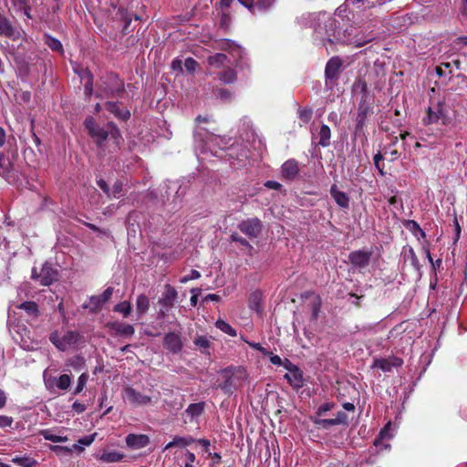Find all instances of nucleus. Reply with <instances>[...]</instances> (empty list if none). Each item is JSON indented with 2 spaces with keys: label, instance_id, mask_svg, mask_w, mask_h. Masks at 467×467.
<instances>
[{
  "label": "nucleus",
  "instance_id": "nucleus-1",
  "mask_svg": "<svg viewBox=\"0 0 467 467\" xmlns=\"http://www.w3.org/2000/svg\"><path fill=\"white\" fill-rule=\"evenodd\" d=\"M84 126L99 148H101L108 139L112 140L117 145L122 139L119 129L112 121L108 122L106 127H100L93 117L88 116L84 120Z\"/></svg>",
  "mask_w": 467,
  "mask_h": 467
},
{
  "label": "nucleus",
  "instance_id": "nucleus-2",
  "mask_svg": "<svg viewBox=\"0 0 467 467\" xmlns=\"http://www.w3.org/2000/svg\"><path fill=\"white\" fill-rule=\"evenodd\" d=\"M455 118V111L446 102L443 97L438 100L431 99L430 106L426 110V116L422 119V123L426 126L441 123L444 126L452 124Z\"/></svg>",
  "mask_w": 467,
  "mask_h": 467
},
{
  "label": "nucleus",
  "instance_id": "nucleus-3",
  "mask_svg": "<svg viewBox=\"0 0 467 467\" xmlns=\"http://www.w3.org/2000/svg\"><path fill=\"white\" fill-rule=\"evenodd\" d=\"M125 94L124 81L115 73L106 74L98 85L97 98H122Z\"/></svg>",
  "mask_w": 467,
  "mask_h": 467
},
{
  "label": "nucleus",
  "instance_id": "nucleus-4",
  "mask_svg": "<svg viewBox=\"0 0 467 467\" xmlns=\"http://www.w3.org/2000/svg\"><path fill=\"white\" fill-rule=\"evenodd\" d=\"M373 104L374 100L372 98L359 99L356 116L355 134L363 132L368 116L373 114Z\"/></svg>",
  "mask_w": 467,
  "mask_h": 467
},
{
  "label": "nucleus",
  "instance_id": "nucleus-5",
  "mask_svg": "<svg viewBox=\"0 0 467 467\" xmlns=\"http://www.w3.org/2000/svg\"><path fill=\"white\" fill-rule=\"evenodd\" d=\"M79 333L69 330L63 337L57 331L50 334V342L60 351H65L68 347L75 345L79 340Z\"/></svg>",
  "mask_w": 467,
  "mask_h": 467
},
{
  "label": "nucleus",
  "instance_id": "nucleus-6",
  "mask_svg": "<svg viewBox=\"0 0 467 467\" xmlns=\"http://www.w3.org/2000/svg\"><path fill=\"white\" fill-rule=\"evenodd\" d=\"M343 66L342 59L337 57H332L328 59L325 67L326 86L330 88L336 84Z\"/></svg>",
  "mask_w": 467,
  "mask_h": 467
},
{
  "label": "nucleus",
  "instance_id": "nucleus-7",
  "mask_svg": "<svg viewBox=\"0 0 467 467\" xmlns=\"http://www.w3.org/2000/svg\"><path fill=\"white\" fill-rule=\"evenodd\" d=\"M263 223L257 217L247 218L238 223V229L251 239L259 237L263 231Z\"/></svg>",
  "mask_w": 467,
  "mask_h": 467
},
{
  "label": "nucleus",
  "instance_id": "nucleus-8",
  "mask_svg": "<svg viewBox=\"0 0 467 467\" xmlns=\"http://www.w3.org/2000/svg\"><path fill=\"white\" fill-rule=\"evenodd\" d=\"M284 367L288 371L284 376L287 382L296 389H301L304 386L303 371L287 358L285 359Z\"/></svg>",
  "mask_w": 467,
  "mask_h": 467
},
{
  "label": "nucleus",
  "instance_id": "nucleus-9",
  "mask_svg": "<svg viewBox=\"0 0 467 467\" xmlns=\"http://www.w3.org/2000/svg\"><path fill=\"white\" fill-rule=\"evenodd\" d=\"M24 31L14 26L12 22L3 14L0 13V35L13 41H16L22 37Z\"/></svg>",
  "mask_w": 467,
  "mask_h": 467
},
{
  "label": "nucleus",
  "instance_id": "nucleus-10",
  "mask_svg": "<svg viewBox=\"0 0 467 467\" xmlns=\"http://www.w3.org/2000/svg\"><path fill=\"white\" fill-rule=\"evenodd\" d=\"M251 14L257 15L267 12L275 0H237Z\"/></svg>",
  "mask_w": 467,
  "mask_h": 467
},
{
  "label": "nucleus",
  "instance_id": "nucleus-11",
  "mask_svg": "<svg viewBox=\"0 0 467 467\" xmlns=\"http://www.w3.org/2000/svg\"><path fill=\"white\" fill-rule=\"evenodd\" d=\"M113 291V287H107L101 295L92 296L89 298L88 304L85 305L84 307L88 308L92 313L98 312L111 298Z\"/></svg>",
  "mask_w": 467,
  "mask_h": 467
},
{
  "label": "nucleus",
  "instance_id": "nucleus-12",
  "mask_svg": "<svg viewBox=\"0 0 467 467\" xmlns=\"http://www.w3.org/2000/svg\"><path fill=\"white\" fill-rule=\"evenodd\" d=\"M371 256V251L357 250L348 254V261L353 267L363 269L369 265Z\"/></svg>",
  "mask_w": 467,
  "mask_h": 467
},
{
  "label": "nucleus",
  "instance_id": "nucleus-13",
  "mask_svg": "<svg viewBox=\"0 0 467 467\" xmlns=\"http://www.w3.org/2000/svg\"><path fill=\"white\" fill-rule=\"evenodd\" d=\"M124 399L132 406L147 405L151 402V398L137 391L132 387L124 389Z\"/></svg>",
  "mask_w": 467,
  "mask_h": 467
},
{
  "label": "nucleus",
  "instance_id": "nucleus-14",
  "mask_svg": "<svg viewBox=\"0 0 467 467\" xmlns=\"http://www.w3.org/2000/svg\"><path fill=\"white\" fill-rule=\"evenodd\" d=\"M105 109L111 113L115 118L121 121H127L130 118V112L127 108H121L122 102L119 101H107Z\"/></svg>",
  "mask_w": 467,
  "mask_h": 467
},
{
  "label": "nucleus",
  "instance_id": "nucleus-15",
  "mask_svg": "<svg viewBox=\"0 0 467 467\" xmlns=\"http://www.w3.org/2000/svg\"><path fill=\"white\" fill-rule=\"evenodd\" d=\"M164 348L172 354H178L182 349V342L179 334L169 332L163 337Z\"/></svg>",
  "mask_w": 467,
  "mask_h": 467
},
{
  "label": "nucleus",
  "instance_id": "nucleus-16",
  "mask_svg": "<svg viewBox=\"0 0 467 467\" xmlns=\"http://www.w3.org/2000/svg\"><path fill=\"white\" fill-rule=\"evenodd\" d=\"M125 441L130 450H140L150 444V438L146 434L130 433L126 436Z\"/></svg>",
  "mask_w": 467,
  "mask_h": 467
},
{
  "label": "nucleus",
  "instance_id": "nucleus-17",
  "mask_svg": "<svg viewBox=\"0 0 467 467\" xmlns=\"http://www.w3.org/2000/svg\"><path fill=\"white\" fill-rule=\"evenodd\" d=\"M164 289L165 291L162 294V297L159 300V303L165 307L166 310H169L175 305L178 298V292L170 284L165 285Z\"/></svg>",
  "mask_w": 467,
  "mask_h": 467
},
{
  "label": "nucleus",
  "instance_id": "nucleus-18",
  "mask_svg": "<svg viewBox=\"0 0 467 467\" xmlns=\"http://www.w3.org/2000/svg\"><path fill=\"white\" fill-rule=\"evenodd\" d=\"M299 171V163L295 159L287 160L281 166L282 176L288 181H293L296 179Z\"/></svg>",
  "mask_w": 467,
  "mask_h": 467
},
{
  "label": "nucleus",
  "instance_id": "nucleus-19",
  "mask_svg": "<svg viewBox=\"0 0 467 467\" xmlns=\"http://www.w3.org/2000/svg\"><path fill=\"white\" fill-rule=\"evenodd\" d=\"M330 194L335 200L336 203L342 209H348L349 207V197L348 195L337 189V184H333L330 188Z\"/></svg>",
  "mask_w": 467,
  "mask_h": 467
},
{
  "label": "nucleus",
  "instance_id": "nucleus-20",
  "mask_svg": "<svg viewBox=\"0 0 467 467\" xmlns=\"http://www.w3.org/2000/svg\"><path fill=\"white\" fill-rule=\"evenodd\" d=\"M118 15L119 16L120 20L123 22V26L121 29L123 35H128L129 33L133 31V28H130L133 17L135 18V20L140 19L139 16L132 15L124 9H119Z\"/></svg>",
  "mask_w": 467,
  "mask_h": 467
},
{
  "label": "nucleus",
  "instance_id": "nucleus-21",
  "mask_svg": "<svg viewBox=\"0 0 467 467\" xmlns=\"http://www.w3.org/2000/svg\"><path fill=\"white\" fill-rule=\"evenodd\" d=\"M57 271H54L49 266L44 265L38 275L39 284L44 286L50 285L54 281L57 280Z\"/></svg>",
  "mask_w": 467,
  "mask_h": 467
},
{
  "label": "nucleus",
  "instance_id": "nucleus-22",
  "mask_svg": "<svg viewBox=\"0 0 467 467\" xmlns=\"http://www.w3.org/2000/svg\"><path fill=\"white\" fill-rule=\"evenodd\" d=\"M109 327L119 336L131 337L135 333V328L132 325L121 322H112Z\"/></svg>",
  "mask_w": 467,
  "mask_h": 467
},
{
  "label": "nucleus",
  "instance_id": "nucleus-23",
  "mask_svg": "<svg viewBox=\"0 0 467 467\" xmlns=\"http://www.w3.org/2000/svg\"><path fill=\"white\" fill-rule=\"evenodd\" d=\"M24 310L29 317L36 319L40 316L38 305L35 301H25L16 306Z\"/></svg>",
  "mask_w": 467,
  "mask_h": 467
},
{
  "label": "nucleus",
  "instance_id": "nucleus-24",
  "mask_svg": "<svg viewBox=\"0 0 467 467\" xmlns=\"http://www.w3.org/2000/svg\"><path fill=\"white\" fill-rule=\"evenodd\" d=\"M399 138L394 137L389 144L384 147L383 149V154L389 161H394L398 160L400 156L398 150L395 149V145L398 142Z\"/></svg>",
  "mask_w": 467,
  "mask_h": 467
},
{
  "label": "nucleus",
  "instance_id": "nucleus-25",
  "mask_svg": "<svg viewBox=\"0 0 467 467\" xmlns=\"http://www.w3.org/2000/svg\"><path fill=\"white\" fill-rule=\"evenodd\" d=\"M402 363L400 358H396L395 363H391L387 358H376L373 362L372 368H377L381 369L384 372H389L391 370L392 367L400 366Z\"/></svg>",
  "mask_w": 467,
  "mask_h": 467
},
{
  "label": "nucleus",
  "instance_id": "nucleus-26",
  "mask_svg": "<svg viewBox=\"0 0 467 467\" xmlns=\"http://www.w3.org/2000/svg\"><path fill=\"white\" fill-rule=\"evenodd\" d=\"M403 225L418 239L426 237L425 232L420 228V224L416 221L407 220L403 223Z\"/></svg>",
  "mask_w": 467,
  "mask_h": 467
},
{
  "label": "nucleus",
  "instance_id": "nucleus-27",
  "mask_svg": "<svg viewBox=\"0 0 467 467\" xmlns=\"http://www.w3.org/2000/svg\"><path fill=\"white\" fill-rule=\"evenodd\" d=\"M195 442V439L188 436V437H181L175 436L171 441H170L165 446V450L173 448L175 446L186 447Z\"/></svg>",
  "mask_w": 467,
  "mask_h": 467
},
{
  "label": "nucleus",
  "instance_id": "nucleus-28",
  "mask_svg": "<svg viewBox=\"0 0 467 467\" xmlns=\"http://www.w3.org/2000/svg\"><path fill=\"white\" fill-rule=\"evenodd\" d=\"M318 142L317 144L326 148L330 145L331 130L326 125L322 124L318 132Z\"/></svg>",
  "mask_w": 467,
  "mask_h": 467
},
{
  "label": "nucleus",
  "instance_id": "nucleus-29",
  "mask_svg": "<svg viewBox=\"0 0 467 467\" xmlns=\"http://www.w3.org/2000/svg\"><path fill=\"white\" fill-rule=\"evenodd\" d=\"M193 344L204 355H210L211 341L206 336H198L194 338Z\"/></svg>",
  "mask_w": 467,
  "mask_h": 467
},
{
  "label": "nucleus",
  "instance_id": "nucleus-30",
  "mask_svg": "<svg viewBox=\"0 0 467 467\" xmlns=\"http://www.w3.org/2000/svg\"><path fill=\"white\" fill-rule=\"evenodd\" d=\"M150 308V299L144 295L140 294L137 296L136 299V311L138 315L145 314Z\"/></svg>",
  "mask_w": 467,
  "mask_h": 467
},
{
  "label": "nucleus",
  "instance_id": "nucleus-31",
  "mask_svg": "<svg viewBox=\"0 0 467 467\" xmlns=\"http://www.w3.org/2000/svg\"><path fill=\"white\" fill-rule=\"evenodd\" d=\"M123 458H124L123 453L118 452L116 451H112L103 452L100 455L99 460L103 462L113 463V462H121L123 460Z\"/></svg>",
  "mask_w": 467,
  "mask_h": 467
},
{
  "label": "nucleus",
  "instance_id": "nucleus-32",
  "mask_svg": "<svg viewBox=\"0 0 467 467\" xmlns=\"http://www.w3.org/2000/svg\"><path fill=\"white\" fill-rule=\"evenodd\" d=\"M13 170V165L5 155L0 153V175L4 178L9 177Z\"/></svg>",
  "mask_w": 467,
  "mask_h": 467
},
{
  "label": "nucleus",
  "instance_id": "nucleus-33",
  "mask_svg": "<svg viewBox=\"0 0 467 467\" xmlns=\"http://www.w3.org/2000/svg\"><path fill=\"white\" fill-rule=\"evenodd\" d=\"M204 402L191 403L185 410V413L192 419L201 416L204 411Z\"/></svg>",
  "mask_w": 467,
  "mask_h": 467
},
{
  "label": "nucleus",
  "instance_id": "nucleus-34",
  "mask_svg": "<svg viewBox=\"0 0 467 467\" xmlns=\"http://www.w3.org/2000/svg\"><path fill=\"white\" fill-rule=\"evenodd\" d=\"M218 78L224 84H232L236 80L237 76L233 68L227 67L218 74Z\"/></svg>",
  "mask_w": 467,
  "mask_h": 467
},
{
  "label": "nucleus",
  "instance_id": "nucleus-35",
  "mask_svg": "<svg viewBox=\"0 0 467 467\" xmlns=\"http://www.w3.org/2000/svg\"><path fill=\"white\" fill-rule=\"evenodd\" d=\"M353 88H354L355 91H359L360 92V94H361L360 99H364V98L365 99H369V98H371L369 96L368 84L365 81V79H362V78L357 79L355 81V83H354Z\"/></svg>",
  "mask_w": 467,
  "mask_h": 467
},
{
  "label": "nucleus",
  "instance_id": "nucleus-36",
  "mask_svg": "<svg viewBox=\"0 0 467 467\" xmlns=\"http://www.w3.org/2000/svg\"><path fill=\"white\" fill-rule=\"evenodd\" d=\"M215 327L220 329L222 332L231 336V337H236L237 333L236 330L227 322L218 319L215 322Z\"/></svg>",
  "mask_w": 467,
  "mask_h": 467
},
{
  "label": "nucleus",
  "instance_id": "nucleus-37",
  "mask_svg": "<svg viewBox=\"0 0 467 467\" xmlns=\"http://www.w3.org/2000/svg\"><path fill=\"white\" fill-rule=\"evenodd\" d=\"M41 434L45 440L50 441L52 442H64L67 441V436L54 434L50 430H43Z\"/></svg>",
  "mask_w": 467,
  "mask_h": 467
},
{
  "label": "nucleus",
  "instance_id": "nucleus-38",
  "mask_svg": "<svg viewBox=\"0 0 467 467\" xmlns=\"http://www.w3.org/2000/svg\"><path fill=\"white\" fill-rule=\"evenodd\" d=\"M113 311L121 313L124 317H127L131 313V305L129 301L120 302L114 306Z\"/></svg>",
  "mask_w": 467,
  "mask_h": 467
},
{
  "label": "nucleus",
  "instance_id": "nucleus-39",
  "mask_svg": "<svg viewBox=\"0 0 467 467\" xmlns=\"http://www.w3.org/2000/svg\"><path fill=\"white\" fill-rule=\"evenodd\" d=\"M313 422L318 428L325 429V430L329 429L331 426L338 425L335 419L314 418Z\"/></svg>",
  "mask_w": 467,
  "mask_h": 467
},
{
  "label": "nucleus",
  "instance_id": "nucleus-40",
  "mask_svg": "<svg viewBox=\"0 0 467 467\" xmlns=\"http://www.w3.org/2000/svg\"><path fill=\"white\" fill-rule=\"evenodd\" d=\"M84 93L89 99L93 94V75L89 70L86 72V82L84 85Z\"/></svg>",
  "mask_w": 467,
  "mask_h": 467
},
{
  "label": "nucleus",
  "instance_id": "nucleus-41",
  "mask_svg": "<svg viewBox=\"0 0 467 467\" xmlns=\"http://www.w3.org/2000/svg\"><path fill=\"white\" fill-rule=\"evenodd\" d=\"M322 301L319 296H317L310 304L312 317L311 318L317 320L319 317L321 310Z\"/></svg>",
  "mask_w": 467,
  "mask_h": 467
},
{
  "label": "nucleus",
  "instance_id": "nucleus-42",
  "mask_svg": "<svg viewBox=\"0 0 467 467\" xmlns=\"http://www.w3.org/2000/svg\"><path fill=\"white\" fill-rule=\"evenodd\" d=\"M46 44L53 51H57V52L63 51V46H62L61 42L57 38H55L51 36H47Z\"/></svg>",
  "mask_w": 467,
  "mask_h": 467
},
{
  "label": "nucleus",
  "instance_id": "nucleus-43",
  "mask_svg": "<svg viewBox=\"0 0 467 467\" xmlns=\"http://www.w3.org/2000/svg\"><path fill=\"white\" fill-rule=\"evenodd\" d=\"M405 257L410 261V264L415 269L420 270V265L412 247H409V249L405 252Z\"/></svg>",
  "mask_w": 467,
  "mask_h": 467
},
{
  "label": "nucleus",
  "instance_id": "nucleus-44",
  "mask_svg": "<svg viewBox=\"0 0 467 467\" xmlns=\"http://www.w3.org/2000/svg\"><path fill=\"white\" fill-rule=\"evenodd\" d=\"M70 384V376L67 374H62L57 379V387L61 390H66L69 388Z\"/></svg>",
  "mask_w": 467,
  "mask_h": 467
},
{
  "label": "nucleus",
  "instance_id": "nucleus-45",
  "mask_svg": "<svg viewBox=\"0 0 467 467\" xmlns=\"http://www.w3.org/2000/svg\"><path fill=\"white\" fill-rule=\"evenodd\" d=\"M218 388L221 389L225 394H232L234 388L232 376H228L226 379L218 386Z\"/></svg>",
  "mask_w": 467,
  "mask_h": 467
},
{
  "label": "nucleus",
  "instance_id": "nucleus-46",
  "mask_svg": "<svg viewBox=\"0 0 467 467\" xmlns=\"http://www.w3.org/2000/svg\"><path fill=\"white\" fill-rule=\"evenodd\" d=\"M334 402H325L321 406L318 407L317 412H316V418H321L322 416L326 415V413L335 407Z\"/></svg>",
  "mask_w": 467,
  "mask_h": 467
},
{
  "label": "nucleus",
  "instance_id": "nucleus-47",
  "mask_svg": "<svg viewBox=\"0 0 467 467\" xmlns=\"http://www.w3.org/2000/svg\"><path fill=\"white\" fill-rule=\"evenodd\" d=\"M88 375L87 373H82L78 377V384L74 390V394H78L84 389V388L86 387V384L88 382Z\"/></svg>",
  "mask_w": 467,
  "mask_h": 467
},
{
  "label": "nucleus",
  "instance_id": "nucleus-48",
  "mask_svg": "<svg viewBox=\"0 0 467 467\" xmlns=\"http://www.w3.org/2000/svg\"><path fill=\"white\" fill-rule=\"evenodd\" d=\"M214 94L217 98L224 101H229L232 99V93L227 88H216Z\"/></svg>",
  "mask_w": 467,
  "mask_h": 467
},
{
  "label": "nucleus",
  "instance_id": "nucleus-49",
  "mask_svg": "<svg viewBox=\"0 0 467 467\" xmlns=\"http://www.w3.org/2000/svg\"><path fill=\"white\" fill-rule=\"evenodd\" d=\"M226 55L222 53H217L214 56H212L208 58V62L210 65H220L223 64L226 60Z\"/></svg>",
  "mask_w": 467,
  "mask_h": 467
},
{
  "label": "nucleus",
  "instance_id": "nucleus-50",
  "mask_svg": "<svg viewBox=\"0 0 467 467\" xmlns=\"http://www.w3.org/2000/svg\"><path fill=\"white\" fill-rule=\"evenodd\" d=\"M230 238L233 242L239 243L241 245L245 246L250 250L253 249L251 244L245 238L240 236L238 234H232Z\"/></svg>",
  "mask_w": 467,
  "mask_h": 467
},
{
  "label": "nucleus",
  "instance_id": "nucleus-51",
  "mask_svg": "<svg viewBox=\"0 0 467 467\" xmlns=\"http://www.w3.org/2000/svg\"><path fill=\"white\" fill-rule=\"evenodd\" d=\"M384 157V154L379 151L377 154L374 155L373 158L374 164L381 175L385 174L384 166L380 164V161L383 160Z\"/></svg>",
  "mask_w": 467,
  "mask_h": 467
},
{
  "label": "nucleus",
  "instance_id": "nucleus-52",
  "mask_svg": "<svg viewBox=\"0 0 467 467\" xmlns=\"http://www.w3.org/2000/svg\"><path fill=\"white\" fill-rule=\"evenodd\" d=\"M313 111L311 109H300L298 111L299 119L307 123L312 118Z\"/></svg>",
  "mask_w": 467,
  "mask_h": 467
},
{
  "label": "nucleus",
  "instance_id": "nucleus-53",
  "mask_svg": "<svg viewBox=\"0 0 467 467\" xmlns=\"http://www.w3.org/2000/svg\"><path fill=\"white\" fill-rule=\"evenodd\" d=\"M123 183L120 181L115 182V183L112 186V196L114 198H119L123 195Z\"/></svg>",
  "mask_w": 467,
  "mask_h": 467
},
{
  "label": "nucleus",
  "instance_id": "nucleus-54",
  "mask_svg": "<svg viewBox=\"0 0 467 467\" xmlns=\"http://www.w3.org/2000/svg\"><path fill=\"white\" fill-rule=\"evenodd\" d=\"M201 277V273L197 270L192 269L189 275L182 276L180 279L182 284H185L191 280L199 279Z\"/></svg>",
  "mask_w": 467,
  "mask_h": 467
},
{
  "label": "nucleus",
  "instance_id": "nucleus-55",
  "mask_svg": "<svg viewBox=\"0 0 467 467\" xmlns=\"http://www.w3.org/2000/svg\"><path fill=\"white\" fill-rule=\"evenodd\" d=\"M51 450L57 455H68L73 451V449H69V447L59 445L52 446Z\"/></svg>",
  "mask_w": 467,
  "mask_h": 467
},
{
  "label": "nucleus",
  "instance_id": "nucleus-56",
  "mask_svg": "<svg viewBox=\"0 0 467 467\" xmlns=\"http://www.w3.org/2000/svg\"><path fill=\"white\" fill-rule=\"evenodd\" d=\"M197 66H198L197 61L195 59H193L192 57H188L184 61V67H185L186 70L190 73L194 72Z\"/></svg>",
  "mask_w": 467,
  "mask_h": 467
},
{
  "label": "nucleus",
  "instance_id": "nucleus-57",
  "mask_svg": "<svg viewBox=\"0 0 467 467\" xmlns=\"http://www.w3.org/2000/svg\"><path fill=\"white\" fill-rule=\"evenodd\" d=\"M335 420L338 425H348V417L344 411H338Z\"/></svg>",
  "mask_w": 467,
  "mask_h": 467
},
{
  "label": "nucleus",
  "instance_id": "nucleus-58",
  "mask_svg": "<svg viewBox=\"0 0 467 467\" xmlns=\"http://www.w3.org/2000/svg\"><path fill=\"white\" fill-rule=\"evenodd\" d=\"M222 49H224V50H236L238 52H240L241 50V47L236 45L234 41L232 40H229V39H226L224 40L223 46H222Z\"/></svg>",
  "mask_w": 467,
  "mask_h": 467
},
{
  "label": "nucleus",
  "instance_id": "nucleus-59",
  "mask_svg": "<svg viewBox=\"0 0 467 467\" xmlns=\"http://www.w3.org/2000/svg\"><path fill=\"white\" fill-rule=\"evenodd\" d=\"M14 422V420L12 417L5 416V415H0V428H7L11 427Z\"/></svg>",
  "mask_w": 467,
  "mask_h": 467
},
{
  "label": "nucleus",
  "instance_id": "nucleus-60",
  "mask_svg": "<svg viewBox=\"0 0 467 467\" xmlns=\"http://www.w3.org/2000/svg\"><path fill=\"white\" fill-rule=\"evenodd\" d=\"M96 433L80 438L78 442L81 446H89L95 440Z\"/></svg>",
  "mask_w": 467,
  "mask_h": 467
},
{
  "label": "nucleus",
  "instance_id": "nucleus-61",
  "mask_svg": "<svg viewBox=\"0 0 467 467\" xmlns=\"http://www.w3.org/2000/svg\"><path fill=\"white\" fill-rule=\"evenodd\" d=\"M186 462L184 467H193L196 460L195 454L190 451H185Z\"/></svg>",
  "mask_w": 467,
  "mask_h": 467
},
{
  "label": "nucleus",
  "instance_id": "nucleus-62",
  "mask_svg": "<svg viewBox=\"0 0 467 467\" xmlns=\"http://www.w3.org/2000/svg\"><path fill=\"white\" fill-rule=\"evenodd\" d=\"M98 186L100 190L108 196L110 197V189L107 183V182L103 179H99L97 181Z\"/></svg>",
  "mask_w": 467,
  "mask_h": 467
},
{
  "label": "nucleus",
  "instance_id": "nucleus-63",
  "mask_svg": "<svg viewBox=\"0 0 467 467\" xmlns=\"http://www.w3.org/2000/svg\"><path fill=\"white\" fill-rule=\"evenodd\" d=\"M201 291H202L201 288H192L191 290L192 296H191L190 302H191V306H197L198 296L201 294Z\"/></svg>",
  "mask_w": 467,
  "mask_h": 467
},
{
  "label": "nucleus",
  "instance_id": "nucleus-64",
  "mask_svg": "<svg viewBox=\"0 0 467 467\" xmlns=\"http://www.w3.org/2000/svg\"><path fill=\"white\" fill-rule=\"evenodd\" d=\"M389 205H392L394 206L395 208H398V209H403V202H402V200L399 197H397L396 195L394 196H391L389 199Z\"/></svg>",
  "mask_w": 467,
  "mask_h": 467
}]
</instances>
